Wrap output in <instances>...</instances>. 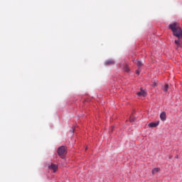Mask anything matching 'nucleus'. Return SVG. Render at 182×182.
<instances>
[{"instance_id":"obj_10","label":"nucleus","mask_w":182,"mask_h":182,"mask_svg":"<svg viewBox=\"0 0 182 182\" xmlns=\"http://www.w3.org/2000/svg\"><path fill=\"white\" fill-rule=\"evenodd\" d=\"M124 72H130V69H129V65H127V64H126L124 66Z\"/></svg>"},{"instance_id":"obj_1","label":"nucleus","mask_w":182,"mask_h":182,"mask_svg":"<svg viewBox=\"0 0 182 182\" xmlns=\"http://www.w3.org/2000/svg\"><path fill=\"white\" fill-rule=\"evenodd\" d=\"M169 29L172 31L173 36H176L178 39L182 38V29L180 27V24L177 22L172 23L168 26Z\"/></svg>"},{"instance_id":"obj_7","label":"nucleus","mask_w":182,"mask_h":182,"mask_svg":"<svg viewBox=\"0 0 182 182\" xmlns=\"http://www.w3.org/2000/svg\"><path fill=\"white\" fill-rule=\"evenodd\" d=\"M159 126V122H151L149 124V127H157Z\"/></svg>"},{"instance_id":"obj_16","label":"nucleus","mask_w":182,"mask_h":182,"mask_svg":"<svg viewBox=\"0 0 182 182\" xmlns=\"http://www.w3.org/2000/svg\"><path fill=\"white\" fill-rule=\"evenodd\" d=\"M113 129H114V127H111V132H113Z\"/></svg>"},{"instance_id":"obj_8","label":"nucleus","mask_w":182,"mask_h":182,"mask_svg":"<svg viewBox=\"0 0 182 182\" xmlns=\"http://www.w3.org/2000/svg\"><path fill=\"white\" fill-rule=\"evenodd\" d=\"M105 65H114V60H107L105 61Z\"/></svg>"},{"instance_id":"obj_15","label":"nucleus","mask_w":182,"mask_h":182,"mask_svg":"<svg viewBox=\"0 0 182 182\" xmlns=\"http://www.w3.org/2000/svg\"><path fill=\"white\" fill-rule=\"evenodd\" d=\"M152 86H154V87H156V86H157V83H156V82H154V83H153V85H152Z\"/></svg>"},{"instance_id":"obj_13","label":"nucleus","mask_w":182,"mask_h":182,"mask_svg":"<svg viewBox=\"0 0 182 182\" xmlns=\"http://www.w3.org/2000/svg\"><path fill=\"white\" fill-rule=\"evenodd\" d=\"M129 122H131V123H133V122H134V117H129Z\"/></svg>"},{"instance_id":"obj_14","label":"nucleus","mask_w":182,"mask_h":182,"mask_svg":"<svg viewBox=\"0 0 182 182\" xmlns=\"http://www.w3.org/2000/svg\"><path fill=\"white\" fill-rule=\"evenodd\" d=\"M141 70L140 68H138V70L136 71V75H140V72Z\"/></svg>"},{"instance_id":"obj_9","label":"nucleus","mask_w":182,"mask_h":182,"mask_svg":"<svg viewBox=\"0 0 182 182\" xmlns=\"http://www.w3.org/2000/svg\"><path fill=\"white\" fill-rule=\"evenodd\" d=\"M159 171H160V168H154L152 170L151 173L153 175H154V174H157V173H159Z\"/></svg>"},{"instance_id":"obj_2","label":"nucleus","mask_w":182,"mask_h":182,"mask_svg":"<svg viewBox=\"0 0 182 182\" xmlns=\"http://www.w3.org/2000/svg\"><path fill=\"white\" fill-rule=\"evenodd\" d=\"M66 147L65 146H60L58 149V154L60 156L61 159H65V156H66Z\"/></svg>"},{"instance_id":"obj_17","label":"nucleus","mask_w":182,"mask_h":182,"mask_svg":"<svg viewBox=\"0 0 182 182\" xmlns=\"http://www.w3.org/2000/svg\"><path fill=\"white\" fill-rule=\"evenodd\" d=\"M176 159H178V155H177V156H176Z\"/></svg>"},{"instance_id":"obj_11","label":"nucleus","mask_w":182,"mask_h":182,"mask_svg":"<svg viewBox=\"0 0 182 182\" xmlns=\"http://www.w3.org/2000/svg\"><path fill=\"white\" fill-rule=\"evenodd\" d=\"M163 90L165 92H167V91L168 90V85L166 84L164 87H163Z\"/></svg>"},{"instance_id":"obj_4","label":"nucleus","mask_w":182,"mask_h":182,"mask_svg":"<svg viewBox=\"0 0 182 182\" xmlns=\"http://www.w3.org/2000/svg\"><path fill=\"white\" fill-rule=\"evenodd\" d=\"M181 38H178V40H175V43L176 45V49H178V48H181Z\"/></svg>"},{"instance_id":"obj_6","label":"nucleus","mask_w":182,"mask_h":182,"mask_svg":"<svg viewBox=\"0 0 182 182\" xmlns=\"http://www.w3.org/2000/svg\"><path fill=\"white\" fill-rule=\"evenodd\" d=\"M160 119H161V120H162V122L166 121V113L164 112L161 113Z\"/></svg>"},{"instance_id":"obj_5","label":"nucleus","mask_w":182,"mask_h":182,"mask_svg":"<svg viewBox=\"0 0 182 182\" xmlns=\"http://www.w3.org/2000/svg\"><path fill=\"white\" fill-rule=\"evenodd\" d=\"M146 95L147 94L143 90H141V92H137L138 96H143V97H146Z\"/></svg>"},{"instance_id":"obj_12","label":"nucleus","mask_w":182,"mask_h":182,"mask_svg":"<svg viewBox=\"0 0 182 182\" xmlns=\"http://www.w3.org/2000/svg\"><path fill=\"white\" fill-rule=\"evenodd\" d=\"M136 65L138 66V68H140V66H143V63L140 60H138Z\"/></svg>"},{"instance_id":"obj_3","label":"nucleus","mask_w":182,"mask_h":182,"mask_svg":"<svg viewBox=\"0 0 182 182\" xmlns=\"http://www.w3.org/2000/svg\"><path fill=\"white\" fill-rule=\"evenodd\" d=\"M49 168L50 170H53V173H56V171H58V166L56 164H51V165L49 166Z\"/></svg>"}]
</instances>
